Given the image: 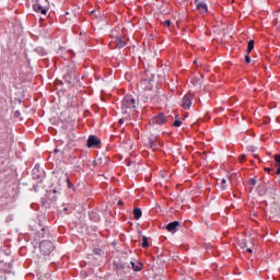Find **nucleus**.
Returning a JSON list of instances; mask_svg holds the SVG:
<instances>
[{
    "mask_svg": "<svg viewBox=\"0 0 280 280\" xmlns=\"http://www.w3.org/2000/svg\"><path fill=\"white\" fill-rule=\"evenodd\" d=\"M180 222L179 221H176V226H179Z\"/></svg>",
    "mask_w": 280,
    "mask_h": 280,
    "instance_id": "c756f323",
    "label": "nucleus"
},
{
    "mask_svg": "<svg viewBox=\"0 0 280 280\" xmlns=\"http://www.w3.org/2000/svg\"><path fill=\"white\" fill-rule=\"evenodd\" d=\"M195 4H196L197 10H199V12H208L209 11L207 3H205V2H199L198 0H196Z\"/></svg>",
    "mask_w": 280,
    "mask_h": 280,
    "instance_id": "1a4fd4ad",
    "label": "nucleus"
},
{
    "mask_svg": "<svg viewBox=\"0 0 280 280\" xmlns=\"http://www.w3.org/2000/svg\"><path fill=\"white\" fill-rule=\"evenodd\" d=\"M141 215H143V212L141 211V208L133 209L135 220H141Z\"/></svg>",
    "mask_w": 280,
    "mask_h": 280,
    "instance_id": "ddd939ff",
    "label": "nucleus"
},
{
    "mask_svg": "<svg viewBox=\"0 0 280 280\" xmlns=\"http://www.w3.org/2000/svg\"><path fill=\"white\" fill-rule=\"evenodd\" d=\"M194 63L196 65V63H197V61L195 60V61H194Z\"/></svg>",
    "mask_w": 280,
    "mask_h": 280,
    "instance_id": "c9c22d12",
    "label": "nucleus"
},
{
    "mask_svg": "<svg viewBox=\"0 0 280 280\" xmlns=\"http://www.w3.org/2000/svg\"><path fill=\"white\" fill-rule=\"evenodd\" d=\"M54 243L50 241H42L39 244V250L42 255H51V253H54Z\"/></svg>",
    "mask_w": 280,
    "mask_h": 280,
    "instance_id": "7ed1b4c3",
    "label": "nucleus"
},
{
    "mask_svg": "<svg viewBox=\"0 0 280 280\" xmlns=\"http://www.w3.org/2000/svg\"><path fill=\"white\" fill-rule=\"evenodd\" d=\"M147 145H149V148L151 150H159V144L156 143V138H148Z\"/></svg>",
    "mask_w": 280,
    "mask_h": 280,
    "instance_id": "6e6552de",
    "label": "nucleus"
},
{
    "mask_svg": "<svg viewBox=\"0 0 280 280\" xmlns=\"http://www.w3.org/2000/svg\"><path fill=\"white\" fill-rule=\"evenodd\" d=\"M141 246H142V248H150V243L148 242V236L142 237Z\"/></svg>",
    "mask_w": 280,
    "mask_h": 280,
    "instance_id": "dca6fc26",
    "label": "nucleus"
},
{
    "mask_svg": "<svg viewBox=\"0 0 280 280\" xmlns=\"http://www.w3.org/2000/svg\"><path fill=\"white\" fill-rule=\"evenodd\" d=\"M245 62H247V65H250V56H248V54L245 56Z\"/></svg>",
    "mask_w": 280,
    "mask_h": 280,
    "instance_id": "5701e85b",
    "label": "nucleus"
},
{
    "mask_svg": "<svg viewBox=\"0 0 280 280\" xmlns=\"http://www.w3.org/2000/svg\"><path fill=\"white\" fill-rule=\"evenodd\" d=\"M170 25H172V21L171 20L164 21V26L165 27H170Z\"/></svg>",
    "mask_w": 280,
    "mask_h": 280,
    "instance_id": "412c9836",
    "label": "nucleus"
},
{
    "mask_svg": "<svg viewBox=\"0 0 280 280\" xmlns=\"http://www.w3.org/2000/svg\"><path fill=\"white\" fill-rule=\"evenodd\" d=\"M137 108V98L132 94H127L121 101V110L125 115H130Z\"/></svg>",
    "mask_w": 280,
    "mask_h": 280,
    "instance_id": "f03ea898",
    "label": "nucleus"
},
{
    "mask_svg": "<svg viewBox=\"0 0 280 280\" xmlns=\"http://www.w3.org/2000/svg\"><path fill=\"white\" fill-rule=\"evenodd\" d=\"M236 177H237V175H235V174H231L229 176V180H230L232 187L235 185V182H233V180H235Z\"/></svg>",
    "mask_w": 280,
    "mask_h": 280,
    "instance_id": "a211bd4d",
    "label": "nucleus"
},
{
    "mask_svg": "<svg viewBox=\"0 0 280 280\" xmlns=\"http://www.w3.org/2000/svg\"><path fill=\"white\" fill-rule=\"evenodd\" d=\"M191 84H194V86H200V79L198 77H194L191 79Z\"/></svg>",
    "mask_w": 280,
    "mask_h": 280,
    "instance_id": "f3484780",
    "label": "nucleus"
},
{
    "mask_svg": "<svg viewBox=\"0 0 280 280\" xmlns=\"http://www.w3.org/2000/svg\"><path fill=\"white\" fill-rule=\"evenodd\" d=\"M248 185H250V186H252V189H254L255 185H257V180H256L255 178H250V179L248 180Z\"/></svg>",
    "mask_w": 280,
    "mask_h": 280,
    "instance_id": "6ab92c4d",
    "label": "nucleus"
},
{
    "mask_svg": "<svg viewBox=\"0 0 280 280\" xmlns=\"http://www.w3.org/2000/svg\"><path fill=\"white\" fill-rule=\"evenodd\" d=\"M33 172H36V168H33Z\"/></svg>",
    "mask_w": 280,
    "mask_h": 280,
    "instance_id": "f704fd0d",
    "label": "nucleus"
},
{
    "mask_svg": "<svg viewBox=\"0 0 280 280\" xmlns=\"http://www.w3.org/2000/svg\"><path fill=\"white\" fill-rule=\"evenodd\" d=\"M173 126H176V120H174Z\"/></svg>",
    "mask_w": 280,
    "mask_h": 280,
    "instance_id": "2f4dec72",
    "label": "nucleus"
},
{
    "mask_svg": "<svg viewBox=\"0 0 280 280\" xmlns=\"http://www.w3.org/2000/svg\"><path fill=\"white\" fill-rule=\"evenodd\" d=\"M167 121V118L165 117V114L160 113L158 116H154L151 119V122L156 126H163Z\"/></svg>",
    "mask_w": 280,
    "mask_h": 280,
    "instance_id": "20e7f679",
    "label": "nucleus"
},
{
    "mask_svg": "<svg viewBox=\"0 0 280 280\" xmlns=\"http://www.w3.org/2000/svg\"><path fill=\"white\" fill-rule=\"evenodd\" d=\"M130 265L132 270H135V272L141 271V268H143V265H141V262H135V260H131Z\"/></svg>",
    "mask_w": 280,
    "mask_h": 280,
    "instance_id": "9d476101",
    "label": "nucleus"
},
{
    "mask_svg": "<svg viewBox=\"0 0 280 280\" xmlns=\"http://www.w3.org/2000/svg\"><path fill=\"white\" fill-rule=\"evenodd\" d=\"M118 124H124V119H119Z\"/></svg>",
    "mask_w": 280,
    "mask_h": 280,
    "instance_id": "c85d7f7f",
    "label": "nucleus"
},
{
    "mask_svg": "<svg viewBox=\"0 0 280 280\" xmlns=\"http://www.w3.org/2000/svg\"><path fill=\"white\" fill-rule=\"evenodd\" d=\"M180 126H183V121L176 120V128H180Z\"/></svg>",
    "mask_w": 280,
    "mask_h": 280,
    "instance_id": "393cba45",
    "label": "nucleus"
},
{
    "mask_svg": "<svg viewBox=\"0 0 280 280\" xmlns=\"http://www.w3.org/2000/svg\"><path fill=\"white\" fill-rule=\"evenodd\" d=\"M115 45L118 49H122V47H126V42L121 37H118L116 38Z\"/></svg>",
    "mask_w": 280,
    "mask_h": 280,
    "instance_id": "f8f14e48",
    "label": "nucleus"
},
{
    "mask_svg": "<svg viewBox=\"0 0 280 280\" xmlns=\"http://www.w3.org/2000/svg\"><path fill=\"white\" fill-rule=\"evenodd\" d=\"M220 189L221 191H226V189H229V185L226 184V179H221V184H220Z\"/></svg>",
    "mask_w": 280,
    "mask_h": 280,
    "instance_id": "2eb2a0df",
    "label": "nucleus"
},
{
    "mask_svg": "<svg viewBox=\"0 0 280 280\" xmlns=\"http://www.w3.org/2000/svg\"><path fill=\"white\" fill-rule=\"evenodd\" d=\"M247 253H253V248H246Z\"/></svg>",
    "mask_w": 280,
    "mask_h": 280,
    "instance_id": "cd10ccee",
    "label": "nucleus"
},
{
    "mask_svg": "<svg viewBox=\"0 0 280 280\" xmlns=\"http://www.w3.org/2000/svg\"><path fill=\"white\" fill-rule=\"evenodd\" d=\"M102 145V140L97 139L95 136H90L88 139V148H100Z\"/></svg>",
    "mask_w": 280,
    "mask_h": 280,
    "instance_id": "39448f33",
    "label": "nucleus"
},
{
    "mask_svg": "<svg viewBox=\"0 0 280 280\" xmlns=\"http://www.w3.org/2000/svg\"><path fill=\"white\" fill-rule=\"evenodd\" d=\"M67 183H68V187L69 189H71V187H73V184L69 180V178H66Z\"/></svg>",
    "mask_w": 280,
    "mask_h": 280,
    "instance_id": "b1692460",
    "label": "nucleus"
},
{
    "mask_svg": "<svg viewBox=\"0 0 280 280\" xmlns=\"http://www.w3.org/2000/svg\"><path fill=\"white\" fill-rule=\"evenodd\" d=\"M265 170H266V172L270 173V168H265Z\"/></svg>",
    "mask_w": 280,
    "mask_h": 280,
    "instance_id": "7c9ffc66",
    "label": "nucleus"
},
{
    "mask_svg": "<svg viewBox=\"0 0 280 280\" xmlns=\"http://www.w3.org/2000/svg\"><path fill=\"white\" fill-rule=\"evenodd\" d=\"M55 153H58V149H55Z\"/></svg>",
    "mask_w": 280,
    "mask_h": 280,
    "instance_id": "72a5a7b5",
    "label": "nucleus"
},
{
    "mask_svg": "<svg viewBox=\"0 0 280 280\" xmlns=\"http://www.w3.org/2000/svg\"><path fill=\"white\" fill-rule=\"evenodd\" d=\"M255 49V40L250 39L247 44V54H250Z\"/></svg>",
    "mask_w": 280,
    "mask_h": 280,
    "instance_id": "4468645a",
    "label": "nucleus"
},
{
    "mask_svg": "<svg viewBox=\"0 0 280 280\" xmlns=\"http://www.w3.org/2000/svg\"><path fill=\"white\" fill-rule=\"evenodd\" d=\"M182 108H185V110H188V108H191V94H186L180 103Z\"/></svg>",
    "mask_w": 280,
    "mask_h": 280,
    "instance_id": "423d86ee",
    "label": "nucleus"
},
{
    "mask_svg": "<svg viewBox=\"0 0 280 280\" xmlns=\"http://www.w3.org/2000/svg\"><path fill=\"white\" fill-rule=\"evenodd\" d=\"M154 80H142L140 82V88L143 89L144 95H147V100H151V102H156L159 97V91L154 89Z\"/></svg>",
    "mask_w": 280,
    "mask_h": 280,
    "instance_id": "f257e3e1",
    "label": "nucleus"
},
{
    "mask_svg": "<svg viewBox=\"0 0 280 280\" xmlns=\"http://www.w3.org/2000/svg\"><path fill=\"white\" fill-rule=\"evenodd\" d=\"M276 174L279 176L280 175V165H278V170L276 171Z\"/></svg>",
    "mask_w": 280,
    "mask_h": 280,
    "instance_id": "bb28decb",
    "label": "nucleus"
},
{
    "mask_svg": "<svg viewBox=\"0 0 280 280\" xmlns=\"http://www.w3.org/2000/svg\"><path fill=\"white\" fill-rule=\"evenodd\" d=\"M33 10H34V12H37L39 14H44V15L47 14V9H45V7H42L39 1H37L33 4Z\"/></svg>",
    "mask_w": 280,
    "mask_h": 280,
    "instance_id": "0eeeda50",
    "label": "nucleus"
},
{
    "mask_svg": "<svg viewBox=\"0 0 280 280\" xmlns=\"http://www.w3.org/2000/svg\"><path fill=\"white\" fill-rule=\"evenodd\" d=\"M276 165H280V154L275 155Z\"/></svg>",
    "mask_w": 280,
    "mask_h": 280,
    "instance_id": "aec40b11",
    "label": "nucleus"
},
{
    "mask_svg": "<svg viewBox=\"0 0 280 280\" xmlns=\"http://www.w3.org/2000/svg\"><path fill=\"white\" fill-rule=\"evenodd\" d=\"M165 229L168 233H176V221L168 223Z\"/></svg>",
    "mask_w": 280,
    "mask_h": 280,
    "instance_id": "9b49d317",
    "label": "nucleus"
},
{
    "mask_svg": "<svg viewBox=\"0 0 280 280\" xmlns=\"http://www.w3.org/2000/svg\"><path fill=\"white\" fill-rule=\"evenodd\" d=\"M118 207H124V201L122 200L118 201Z\"/></svg>",
    "mask_w": 280,
    "mask_h": 280,
    "instance_id": "a878e982",
    "label": "nucleus"
},
{
    "mask_svg": "<svg viewBox=\"0 0 280 280\" xmlns=\"http://www.w3.org/2000/svg\"><path fill=\"white\" fill-rule=\"evenodd\" d=\"M242 248H246V244H244V245L242 246Z\"/></svg>",
    "mask_w": 280,
    "mask_h": 280,
    "instance_id": "473e14b6",
    "label": "nucleus"
},
{
    "mask_svg": "<svg viewBox=\"0 0 280 280\" xmlns=\"http://www.w3.org/2000/svg\"><path fill=\"white\" fill-rule=\"evenodd\" d=\"M238 161H240V163H244V161H246V155H241L240 158H238Z\"/></svg>",
    "mask_w": 280,
    "mask_h": 280,
    "instance_id": "4be33fe9",
    "label": "nucleus"
}]
</instances>
